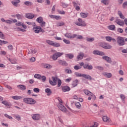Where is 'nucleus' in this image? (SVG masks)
Instances as JSON below:
<instances>
[{
  "label": "nucleus",
  "mask_w": 127,
  "mask_h": 127,
  "mask_svg": "<svg viewBox=\"0 0 127 127\" xmlns=\"http://www.w3.org/2000/svg\"><path fill=\"white\" fill-rule=\"evenodd\" d=\"M24 103L28 104V105H35L36 101L31 98L26 97L23 99Z\"/></svg>",
  "instance_id": "obj_1"
},
{
  "label": "nucleus",
  "mask_w": 127,
  "mask_h": 127,
  "mask_svg": "<svg viewBox=\"0 0 127 127\" xmlns=\"http://www.w3.org/2000/svg\"><path fill=\"white\" fill-rule=\"evenodd\" d=\"M117 42L119 46H124L125 43V39L123 37L118 36L117 38Z\"/></svg>",
  "instance_id": "obj_2"
},
{
  "label": "nucleus",
  "mask_w": 127,
  "mask_h": 127,
  "mask_svg": "<svg viewBox=\"0 0 127 127\" xmlns=\"http://www.w3.org/2000/svg\"><path fill=\"white\" fill-rule=\"evenodd\" d=\"M33 31L35 33H39V32H42V33H44V32H45V31L40 26H37L36 25H35V26H34L33 28Z\"/></svg>",
  "instance_id": "obj_3"
},
{
  "label": "nucleus",
  "mask_w": 127,
  "mask_h": 127,
  "mask_svg": "<svg viewBox=\"0 0 127 127\" xmlns=\"http://www.w3.org/2000/svg\"><path fill=\"white\" fill-rule=\"evenodd\" d=\"M78 22H76L75 23V24H76V25L84 27H85V26H86L87 24L86 23V22H85V21H83V20H82V19L80 18L78 19Z\"/></svg>",
  "instance_id": "obj_4"
},
{
  "label": "nucleus",
  "mask_w": 127,
  "mask_h": 127,
  "mask_svg": "<svg viewBox=\"0 0 127 127\" xmlns=\"http://www.w3.org/2000/svg\"><path fill=\"white\" fill-rule=\"evenodd\" d=\"M100 46L104 48V49H111L112 48V46L108 44L106 42H101L100 43Z\"/></svg>",
  "instance_id": "obj_5"
},
{
  "label": "nucleus",
  "mask_w": 127,
  "mask_h": 127,
  "mask_svg": "<svg viewBox=\"0 0 127 127\" xmlns=\"http://www.w3.org/2000/svg\"><path fill=\"white\" fill-rule=\"evenodd\" d=\"M52 79L53 81L49 79V83L50 85H51L52 86H56L57 84V81L58 80V77H57V76H52Z\"/></svg>",
  "instance_id": "obj_6"
},
{
  "label": "nucleus",
  "mask_w": 127,
  "mask_h": 127,
  "mask_svg": "<svg viewBox=\"0 0 127 127\" xmlns=\"http://www.w3.org/2000/svg\"><path fill=\"white\" fill-rule=\"evenodd\" d=\"M37 52V50L34 47H30L28 49V54H35Z\"/></svg>",
  "instance_id": "obj_7"
},
{
  "label": "nucleus",
  "mask_w": 127,
  "mask_h": 127,
  "mask_svg": "<svg viewBox=\"0 0 127 127\" xmlns=\"http://www.w3.org/2000/svg\"><path fill=\"white\" fill-rule=\"evenodd\" d=\"M83 92H84V94H85V95H86L87 96H88V97H93V96L94 100H95L96 99L95 96L94 95V94H93V93H92V92H91L89 90H88V89H84L83 90Z\"/></svg>",
  "instance_id": "obj_8"
},
{
  "label": "nucleus",
  "mask_w": 127,
  "mask_h": 127,
  "mask_svg": "<svg viewBox=\"0 0 127 127\" xmlns=\"http://www.w3.org/2000/svg\"><path fill=\"white\" fill-rule=\"evenodd\" d=\"M92 53L94 55H99L100 56H103L105 55V53L98 50H94L93 51Z\"/></svg>",
  "instance_id": "obj_9"
},
{
  "label": "nucleus",
  "mask_w": 127,
  "mask_h": 127,
  "mask_svg": "<svg viewBox=\"0 0 127 127\" xmlns=\"http://www.w3.org/2000/svg\"><path fill=\"white\" fill-rule=\"evenodd\" d=\"M64 36H65V37L69 38L70 39H73V38L77 37V34H76L71 35V33H66L65 34Z\"/></svg>",
  "instance_id": "obj_10"
},
{
  "label": "nucleus",
  "mask_w": 127,
  "mask_h": 127,
  "mask_svg": "<svg viewBox=\"0 0 127 127\" xmlns=\"http://www.w3.org/2000/svg\"><path fill=\"white\" fill-rule=\"evenodd\" d=\"M116 23L118 24V25H120V26H124L125 25V22L123 20H121V19H117L115 20Z\"/></svg>",
  "instance_id": "obj_11"
},
{
  "label": "nucleus",
  "mask_w": 127,
  "mask_h": 127,
  "mask_svg": "<svg viewBox=\"0 0 127 127\" xmlns=\"http://www.w3.org/2000/svg\"><path fill=\"white\" fill-rule=\"evenodd\" d=\"M58 108L60 109V110H61V111L64 112V113H65V112L66 111V107H65V106H64L63 105L61 104V103L59 104Z\"/></svg>",
  "instance_id": "obj_12"
},
{
  "label": "nucleus",
  "mask_w": 127,
  "mask_h": 127,
  "mask_svg": "<svg viewBox=\"0 0 127 127\" xmlns=\"http://www.w3.org/2000/svg\"><path fill=\"white\" fill-rule=\"evenodd\" d=\"M105 39L106 41H108V42H111V41H113V42H116L117 41L114 38H112L111 36L105 37Z\"/></svg>",
  "instance_id": "obj_13"
},
{
  "label": "nucleus",
  "mask_w": 127,
  "mask_h": 127,
  "mask_svg": "<svg viewBox=\"0 0 127 127\" xmlns=\"http://www.w3.org/2000/svg\"><path fill=\"white\" fill-rule=\"evenodd\" d=\"M84 53H79V55L76 57V59L78 61H79V60H82V59H83V58H84Z\"/></svg>",
  "instance_id": "obj_14"
},
{
  "label": "nucleus",
  "mask_w": 127,
  "mask_h": 127,
  "mask_svg": "<svg viewBox=\"0 0 127 127\" xmlns=\"http://www.w3.org/2000/svg\"><path fill=\"white\" fill-rule=\"evenodd\" d=\"M102 59L104 60H105L106 61H107V62H108V63H112V59H111V58L105 56H103L102 57Z\"/></svg>",
  "instance_id": "obj_15"
},
{
  "label": "nucleus",
  "mask_w": 127,
  "mask_h": 127,
  "mask_svg": "<svg viewBox=\"0 0 127 127\" xmlns=\"http://www.w3.org/2000/svg\"><path fill=\"white\" fill-rule=\"evenodd\" d=\"M59 64L60 65H62V66H68V63L65 61H59Z\"/></svg>",
  "instance_id": "obj_16"
},
{
  "label": "nucleus",
  "mask_w": 127,
  "mask_h": 127,
  "mask_svg": "<svg viewBox=\"0 0 127 127\" xmlns=\"http://www.w3.org/2000/svg\"><path fill=\"white\" fill-rule=\"evenodd\" d=\"M84 69H87L88 70H92L93 69V65L88 64H84L83 65Z\"/></svg>",
  "instance_id": "obj_17"
},
{
  "label": "nucleus",
  "mask_w": 127,
  "mask_h": 127,
  "mask_svg": "<svg viewBox=\"0 0 127 127\" xmlns=\"http://www.w3.org/2000/svg\"><path fill=\"white\" fill-rule=\"evenodd\" d=\"M65 57L67 58L68 59H73L74 58V54H65Z\"/></svg>",
  "instance_id": "obj_18"
},
{
  "label": "nucleus",
  "mask_w": 127,
  "mask_h": 127,
  "mask_svg": "<svg viewBox=\"0 0 127 127\" xmlns=\"http://www.w3.org/2000/svg\"><path fill=\"white\" fill-rule=\"evenodd\" d=\"M16 25L17 26H22V27L24 28V29H26V28H27L26 25H24V24L22 22H18L16 23Z\"/></svg>",
  "instance_id": "obj_19"
},
{
  "label": "nucleus",
  "mask_w": 127,
  "mask_h": 127,
  "mask_svg": "<svg viewBox=\"0 0 127 127\" xmlns=\"http://www.w3.org/2000/svg\"><path fill=\"white\" fill-rule=\"evenodd\" d=\"M33 120L34 121H38L40 119V115L39 114H34L32 116Z\"/></svg>",
  "instance_id": "obj_20"
},
{
  "label": "nucleus",
  "mask_w": 127,
  "mask_h": 127,
  "mask_svg": "<svg viewBox=\"0 0 127 127\" xmlns=\"http://www.w3.org/2000/svg\"><path fill=\"white\" fill-rule=\"evenodd\" d=\"M70 90H71V88H70V87L68 86H65L62 87V91H63V92H69Z\"/></svg>",
  "instance_id": "obj_21"
},
{
  "label": "nucleus",
  "mask_w": 127,
  "mask_h": 127,
  "mask_svg": "<svg viewBox=\"0 0 127 127\" xmlns=\"http://www.w3.org/2000/svg\"><path fill=\"white\" fill-rule=\"evenodd\" d=\"M2 104L3 105H4V106H6V107H11L12 105L10 102H8L7 101H3L1 102Z\"/></svg>",
  "instance_id": "obj_22"
},
{
  "label": "nucleus",
  "mask_w": 127,
  "mask_h": 127,
  "mask_svg": "<svg viewBox=\"0 0 127 127\" xmlns=\"http://www.w3.org/2000/svg\"><path fill=\"white\" fill-rule=\"evenodd\" d=\"M82 77L85 78V79H87V80H92V76H90L89 74H82Z\"/></svg>",
  "instance_id": "obj_23"
},
{
  "label": "nucleus",
  "mask_w": 127,
  "mask_h": 127,
  "mask_svg": "<svg viewBox=\"0 0 127 127\" xmlns=\"http://www.w3.org/2000/svg\"><path fill=\"white\" fill-rule=\"evenodd\" d=\"M102 120L105 123H110V118H109L107 116H103Z\"/></svg>",
  "instance_id": "obj_24"
},
{
  "label": "nucleus",
  "mask_w": 127,
  "mask_h": 127,
  "mask_svg": "<svg viewBox=\"0 0 127 127\" xmlns=\"http://www.w3.org/2000/svg\"><path fill=\"white\" fill-rule=\"evenodd\" d=\"M17 88L20 89V90H22V91H24V90H26V87L24 85H17Z\"/></svg>",
  "instance_id": "obj_25"
},
{
  "label": "nucleus",
  "mask_w": 127,
  "mask_h": 127,
  "mask_svg": "<svg viewBox=\"0 0 127 127\" xmlns=\"http://www.w3.org/2000/svg\"><path fill=\"white\" fill-rule=\"evenodd\" d=\"M43 66L46 69H51L52 68V66L48 64H43Z\"/></svg>",
  "instance_id": "obj_26"
},
{
  "label": "nucleus",
  "mask_w": 127,
  "mask_h": 127,
  "mask_svg": "<svg viewBox=\"0 0 127 127\" xmlns=\"http://www.w3.org/2000/svg\"><path fill=\"white\" fill-rule=\"evenodd\" d=\"M103 76H105V77H107V78H112V73H109V72H104L103 73Z\"/></svg>",
  "instance_id": "obj_27"
},
{
  "label": "nucleus",
  "mask_w": 127,
  "mask_h": 127,
  "mask_svg": "<svg viewBox=\"0 0 127 127\" xmlns=\"http://www.w3.org/2000/svg\"><path fill=\"white\" fill-rule=\"evenodd\" d=\"M26 17L29 18V19H32L34 17V14L31 13H27L26 14Z\"/></svg>",
  "instance_id": "obj_28"
},
{
  "label": "nucleus",
  "mask_w": 127,
  "mask_h": 127,
  "mask_svg": "<svg viewBox=\"0 0 127 127\" xmlns=\"http://www.w3.org/2000/svg\"><path fill=\"white\" fill-rule=\"evenodd\" d=\"M45 92L47 93V96H51V95H52V91L50 88H46L45 89Z\"/></svg>",
  "instance_id": "obj_29"
},
{
  "label": "nucleus",
  "mask_w": 127,
  "mask_h": 127,
  "mask_svg": "<svg viewBox=\"0 0 127 127\" xmlns=\"http://www.w3.org/2000/svg\"><path fill=\"white\" fill-rule=\"evenodd\" d=\"M11 98L13 100H21L23 97L20 96H12Z\"/></svg>",
  "instance_id": "obj_30"
},
{
  "label": "nucleus",
  "mask_w": 127,
  "mask_h": 127,
  "mask_svg": "<svg viewBox=\"0 0 127 127\" xmlns=\"http://www.w3.org/2000/svg\"><path fill=\"white\" fill-rule=\"evenodd\" d=\"M20 2V1L19 0H16L15 1H11V3L14 6H17V4L19 3Z\"/></svg>",
  "instance_id": "obj_31"
},
{
  "label": "nucleus",
  "mask_w": 127,
  "mask_h": 127,
  "mask_svg": "<svg viewBox=\"0 0 127 127\" xmlns=\"http://www.w3.org/2000/svg\"><path fill=\"white\" fill-rule=\"evenodd\" d=\"M108 28L110 30H115L116 29V26L115 25H110L108 26Z\"/></svg>",
  "instance_id": "obj_32"
},
{
  "label": "nucleus",
  "mask_w": 127,
  "mask_h": 127,
  "mask_svg": "<svg viewBox=\"0 0 127 127\" xmlns=\"http://www.w3.org/2000/svg\"><path fill=\"white\" fill-rule=\"evenodd\" d=\"M78 83H79V80H78V79H75L73 81L72 83L73 87H76L78 85Z\"/></svg>",
  "instance_id": "obj_33"
},
{
  "label": "nucleus",
  "mask_w": 127,
  "mask_h": 127,
  "mask_svg": "<svg viewBox=\"0 0 127 127\" xmlns=\"http://www.w3.org/2000/svg\"><path fill=\"white\" fill-rule=\"evenodd\" d=\"M36 21L38 22L39 23H41L43 21V18L42 17L40 16L37 18Z\"/></svg>",
  "instance_id": "obj_34"
},
{
  "label": "nucleus",
  "mask_w": 127,
  "mask_h": 127,
  "mask_svg": "<svg viewBox=\"0 0 127 127\" xmlns=\"http://www.w3.org/2000/svg\"><path fill=\"white\" fill-rule=\"evenodd\" d=\"M65 25V23L64 22H58L57 23V26L58 27H59V26H63Z\"/></svg>",
  "instance_id": "obj_35"
},
{
  "label": "nucleus",
  "mask_w": 127,
  "mask_h": 127,
  "mask_svg": "<svg viewBox=\"0 0 127 127\" xmlns=\"http://www.w3.org/2000/svg\"><path fill=\"white\" fill-rule=\"evenodd\" d=\"M118 15H119L120 18L122 19H125V16H124L123 13H122V11H118Z\"/></svg>",
  "instance_id": "obj_36"
},
{
  "label": "nucleus",
  "mask_w": 127,
  "mask_h": 127,
  "mask_svg": "<svg viewBox=\"0 0 127 127\" xmlns=\"http://www.w3.org/2000/svg\"><path fill=\"white\" fill-rule=\"evenodd\" d=\"M101 2L104 3V4H105V5H108V4L110 3V1H109V0H101Z\"/></svg>",
  "instance_id": "obj_37"
},
{
  "label": "nucleus",
  "mask_w": 127,
  "mask_h": 127,
  "mask_svg": "<svg viewBox=\"0 0 127 127\" xmlns=\"http://www.w3.org/2000/svg\"><path fill=\"white\" fill-rule=\"evenodd\" d=\"M86 41L87 42H93V41H95V38H86Z\"/></svg>",
  "instance_id": "obj_38"
},
{
  "label": "nucleus",
  "mask_w": 127,
  "mask_h": 127,
  "mask_svg": "<svg viewBox=\"0 0 127 127\" xmlns=\"http://www.w3.org/2000/svg\"><path fill=\"white\" fill-rule=\"evenodd\" d=\"M80 15L82 18H86L88 16V13L81 12Z\"/></svg>",
  "instance_id": "obj_39"
},
{
  "label": "nucleus",
  "mask_w": 127,
  "mask_h": 127,
  "mask_svg": "<svg viewBox=\"0 0 127 127\" xmlns=\"http://www.w3.org/2000/svg\"><path fill=\"white\" fill-rule=\"evenodd\" d=\"M26 23H27V24H28V25H32V26H33V27L36 25L35 23L33 22H26Z\"/></svg>",
  "instance_id": "obj_40"
},
{
  "label": "nucleus",
  "mask_w": 127,
  "mask_h": 127,
  "mask_svg": "<svg viewBox=\"0 0 127 127\" xmlns=\"http://www.w3.org/2000/svg\"><path fill=\"white\" fill-rule=\"evenodd\" d=\"M47 43H48V44H49V45H52V46H53V44L54 43V42L51 41L50 40H47L46 41Z\"/></svg>",
  "instance_id": "obj_41"
},
{
  "label": "nucleus",
  "mask_w": 127,
  "mask_h": 127,
  "mask_svg": "<svg viewBox=\"0 0 127 127\" xmlns=\"http://www.w3.org/2000/svg\"><path fill=\"white\" fill-rule=\"evenodd\" d=\"M55 54L58 58L59 57H61V56H62V55L64 54V53H60V52L56 53Z\"/></svg>",
  "instance_id": "obj_42"
},
{
  "label": "nucleus",
  "mask_w": 127,
  "mask_h": 127,
  "mask_svg": "<svg viewBox=\"0 0 127 127\" xmlns=\"http://www.w3.org/2000/svg\"><path fill=\"white\" fill-rule=\"evenodd\" d=\"M24 4H25V5H32V4H33V3L29 1H26L24 2Z\"/></svg>",
  "instance_id": "obj_43"
},
{
  "label": "nucleus",
  "mask_w": 127,
  "mask_h": 127,
  "mask_svg": "<svg viewBox=\"0 0 127 127\" xmlns=\"http://www.w3.org/2000/svg\"><path fill=\"white\" fill-rule=\"evenodd\" d=\"M14 119H16V120H17V121H20L21 120V118L18 115H14Z\"/></svg>",
  "instance_id": "obj_44"
},
{
  "label": "nucleus",
  "mask_w": 127,
  "mask_h": 127,
  "mask_svg": "<svg viewBox=\"0 0 127 127\" xmlns=\"http://www.w3.org/2000/svg\"><path fill=\"white\" fill-rule=\"evenodd\" d=\"M75 107L77 108V109H80L81 108V104H80V102H76L75 103Z\"/></svg>",
  "instance_id": "obj_45"
},
{
  "label": "nucleus",
  "mask_w": 127,
  "mask_h": 127,
  "mask_svg": "<svg viewBox=\"0 0 127 127\" xmlns=\"http://www.w3.org/2000/svg\"><path fill=\"white\" fill-rule=\"evenodd\" d=\"M96 69H98V70H100V71H103L104 70V67L101 66H95Z\"/></svg>",
  "instance_id": "obj_46"
},
{
  "label": "nucleus",
  "mask_w": 127,
  "mask_h": 127,
  "mask_svg": "<svg viewBox=\"0 0 127 127\" xmlns=\"http://www.w3.org/2000/svg\"><path fill=\"white\" fill-rule=\"evenodd\" d=\"M53 46H54V47H60L61 45L59 43H54Z\"/></svg>",
  "instance_id": "obj_47"
},
{
  "label": "nucleus",
  "mask_w": 127,
  "mask_h": 127,
  "mask_svg": "<svg viewBox=\"0 0 127 127\" xmlns=\"http://www.w3.org/2000/svg\"><path fill=\"white\" fill-rule=\"evenodd\" d=\"M74 75H75L76 77H82V75H83V74L78 72H75L74 73Z\"/></svg>",
  "instance_id": "obj_48"
},
{
  "label": "nucleus",
  "mask_w": 127,
  "mask_h": 127,
  "mask_svg": "<svg viewBox=\"0 0 127 127\" xmlns=\"http://www.w3.org/2000/svg\"><path fill=\"white\" fill-rule=\"evenodd\" d=\"M64 71L65 73H67V74H72V70L71 69L66 68Z\"/></svg>",
  "instance_id": "obj_49"
},
{
  "label": "nucleus",
  "mask_w": 127,
  "mask_h": 127,
  "mask_svg": "<svg viewBox=\"0 0 127 127\" xmlns=\"http://www.w3.org/2000/svg\"><path fill=\"white\" fill-rule=\"evenodd\" d=\"M63 41L65 44H70L71 43L69 40H66V39H64Z\"/></svg>",
  "instance_id": "obj_50"
},
{
  "label": "nucleus",
  "mask_w": 127,
  "mask_h": 127,
  "mask_svg": "<svg viewBox=\"0 0 127 127\" xmlns=\"http://www.w3.org/2000/svg\"><path fill=\"white\" fill-rule=\"evenodd\" d=\"M62 6H63V7H64V8L67 7V6H68V5L67 3L64 2H62Z\"/></svg>",
  "instance_id": "obj_51"
},
{
  "label": "nucleus",
  "mask_w": 127,
  "mask_h": 127,
  "mask_svg": "<svg viewBox=\"0 0 127 127\" xmlns=\"http://www.w3.org/2000/svg\"><path fill=\"white\" fill-rule=\"evenodd\" d=\"M41 77V75L40 74H36L34 75V78H36V79H39L40 80V78Z\"/></svg>",
  "instance_id": "obj_52"
},
{
  "label": "nucleus",
  "mask_w": 127,
  "mask_h": 127,
  "mask_svg": "<svg viewBox=\"0 0 127 127\" xmlns=\"http://www.w3.org/2000/svg\"><path fill=\"white\" fill-rule=\"evenodd\" d=\"M40 80H42L43 82H45L46 81V76H41Z\"/></svg>",
  "instance_id": "obj_53"
},
{
  "label": "nucleus",
  "mask_w": 127,
  "mask_h": 127,
  "mask_svg": "<svg viewBox=\"0 0 127 127\" xmlns=\"http://www.w3.org/2000/svg\"><path fill=\"white\" fill-rule=\"evenodd\" d=\"M40 24L41 27H45V24H46V23L45 21H43L41 23H40Z\"/></svg>",
  "instance_id": "obj_54"
},
{
  "label": "nucleus",
  "mask_w": 127,
  "mask_h": 127,
  "mask_svg": "<svg viewBox=\"0 0 127 127\" xmlns=\"http://www.w3.org/2000/svg\"><path fill=\"white\" fill-rule=\"evenodd\" d=\"M15 16H16L17 19H22V16L19 14H16L15 15Z\"/></svg>",
  "instance_id": "obj_55"
},
{
  "label": "nucleus",
  "mask_w": 127,
  "mask_h": 127,
  "mask_svg": "<svg viewBox=\"0 0 127 127\" xmlns=\"http://www.w3.org/2000/svg\"><path fill=\"white\" fill-rule=\"evenodd\" d=\"M57 81H58V87H60V86H61V84H62V81L60 79H58Z\"/></svg>",
  "instance_id": "obj_56"
},
{
  "label": "nucleus",
  "mask_w": 127,
  "mask_h": 127,
  "mask_svg": "<svg viewBox=\"0 0 127 127\" xmlns=\"http://www.w3.org/2000/svg\"><path fill=\"white\" fill-rule=\"evenodd\" d=\"M82 67L80 65H75L74 66V69L75 70H79V69H81Z\"/></svg>",
  "instance_id": "obj_57"
},
{
  "label": "nucleus",
  "mask_w": 127,
  "mask_h": 127,
  "mask_svg": "<svg viewBox=\"0 0 127 127\" xmlns=\"http://www.w3.org/2000/svg\"><path fill=\"white\" fill-rule=\"evenodd\" d=\"M8 60H9V61H10V62L11 63V64H15L16 62L13 59L9 58L8 59Z\"/></svg>",
  "instance_id": "obj_58"
},
{
  "label": "nucleus",
  "mask_w": 127,
  "mask_h": 127,
  "mask_svg": "<svg viewBox=\"0 0 127 127\" xmlns=\"http://www.w3.org/2000/svg\"><path fill=\"white\" fill-rule=\"evenodd\" d=\"M33 91L35 93H39L40 90L39 89V88H34Z\"/></svg>",
  "instance_id": "obj_59"
},
{
  "label": "nucleus",
  "mask_w": 127,
  "mask_h": 127,
  "mask_svg": "<svg viewBox=\"0 0 127 127\" xmlns=\"http://www.w3.org/2000/svg\"><path fill=\"white\" fill-rule=\"evenodd\" d=\"M58 12H59L60 14H65V11H64V10H58Z\"/></svg>",
  "instance_id": "obj_60"
},
{
  "label": "nucleus",
  "mask_w": 127,
  "mask_h": 127,
  "mask_svg": "<svg viewBox=\"0 0 127 127\" xmlns=\"http://www.w3.org/2000/svg\"><path fill=\"white\" fill-rule=\"evenodd\" d=\"M117 31H118V32H119V33H123V32H124V30H123V29H122L121 28H119L117 29Z\"/></svg>",
  "instance_id": "obj_61"
},
{
  "label": "nucleus",
  "mask_w": 127,
  "mask_h": 127,
  "mask_svg": "<svg viewBox=\"0 0 127 127\" xmlns=\"http://www.w3.org/2000/svg\"><path fill=\"white\" fill-rule=\"evenodd\" d=\"M77 39H79L80 40L83 39L84 38H83V36L82 35H77L76 36Z\"/></svg>",
  "instance_id": "obj_62"
},
{
  "label": "nucleus",
  "mask_w": 127,
  "mask_h": 127,
  "mask_svg": "<svg viewBox=\"0 0 127 127\" xmlns=\"http://www.w3.org/2000/svg\"><path fill=\"white\" fill-rule=\"evenodd\" d=\"M52 58H53V60H57L58 58L57 57L56 54H55L54 55H53Z\"/></svg>",
  "instance_id": "obj_63"
},
{
  "label": "nucleus",
  "mask_w": 127,
  "mask_h": 127,
  "mask_svg": "<svg viewBox=\"0 0 127 127\" xmlns=\"http://www.w3.org/2000/svg\"><path fill=\"white\" fill-rule=\"evenodd\" d=\"M127 6V1L125 2L123 4V8H126V7Z\"/></svg>",
  "instance_id": "obj_64"
}]
</instances>
